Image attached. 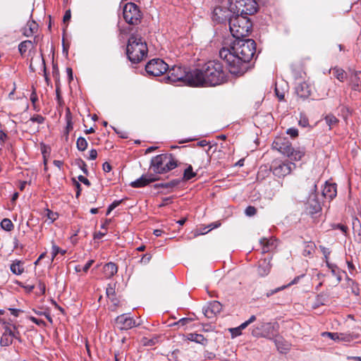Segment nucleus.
<instances>
[{
	"label": "nucleus",
	"mask_w": 361,
	"mask_h": 361,
	"mask_svg": "<svg viewBox=\"0 0 361 361\" xmlns=\"http://www.w3.org/2000/svg\"><path fill=\"white\" fill-rule=\"evenodd\" d=\"M324 119L326 124L329 126L330 128L335 126L338 122L337 118L332 114L327 115Z\"/></svg>",
	"instance_id": "obj_31"
},
{
	"label": "nucleus",
	"mask_w": 361,
	"mask_h": 361,
	"mask_svg": "<svg viewBox=\"0 0 361 361\" xmlns=\"http://www.w3.org/2000/svg\"><path fill=\"white\" fill-rule=\"evenodd\" d=\"M78 180L82 182V183H84L85 185H87V186H90V180L85 178V176H79L78 177Z\"/></svg>",
	"instance_id": "obj_51"
},
{
	"label": "nucleus",
	"mask_w": 361,
	"mask_h": 361,
	"mask_svg": "<svg viewBox=\"0 0 361 361\" xmlns=\"http://www.w3.org/2000/svg\"><path fill=\"white\" fill-rule=\"evenodd\" d=\"M32 46V43L30 40H25L22 42L18 45V49L21 54H25L28 49H30Z\"/></svg>",
	"instance_id": "obj_30"
},
{
	"label": "nucleus",
	"mask_w": 361,
	"mask_h": 361,
	"mask_svg": "<svg viewBox=\"0 0 361 361\" xmlns=\"http://www.w3.org/2000/svg\"><path fill=\"white\" fill-rule=\"evenodd\" d=\"M271 269V260L269 259H264L259 262L257 272L262 276H267Z\"/></svg>",
	"instance_id": "obj_17"
},
{
	"label": "nucleus",
	"mask_w": 361,
	"mask_h": 361,
	"mask_svg": "<svg viewBox=\"0 0 361 361\" xmlns=\"http://www.w3.org/2000/svg\"><path fill=\"white\" fill-rule=\"evenodd\" d=\"M11 272L16 275H20L24 272L23 263L20 260H15L10 266Z\"/></svg>",
	"instance_id": "obj_25"
},
{
	"label": "nucleus",
	"mask_w": 361,
	"mask_h": 361,
	"mask_svg": "<svg viewBox=\"0 0 361 361\" xmlns=\"http://www.w3.org/2000/svg\"><path fill=\"white\" fill-rule=\"evenodd\" d=\"M277 326L276 323L261 322L252 328L251 334L254 337L271 338L276 335Z\"/></svg>",
	"instance_id": "obj_8"
},
{
	"label": "nucleus",
	"mask_w": 361,
	"mask_h": 361,
	"mask_svg": "<svg viewBox=\"0 0 361 361\" xmlns=\"http://www.w3.org/2000/svg\"><path fill=\"white\" fill-rule=\"evenodd\" d=\"M322 336H326L334 341H338L339 338V333L324 332Z\"/></svg>",
	"instance_id": "obj_38"
},
{
	"label": "nucleus",
	"mask_w": 361,
	"mask_h": 361,
	"mask_svg": "<svg viewBox=\"0 0 361 361\" xmlns=\"http://www.w3.org/2000/svg\"><path fill=\"white\" fill-rule=\"evenodd\" d=\"M118 267L116 264L109 262L106 264L103 267L104 274L106 278H111L117 273Z\"/></svg>",
	"instance_id": "obj_22"
},
{
	"label": "nucleus",
	"mask_w": 361,
	"mask_h": 361,
	"mask_svg": "<svg viewBox=\"0 0 361 361\" xmlns=\"http://www.w3.org/2000/svg\"><path fill=\"white\" fill-rule=\"evenodd\" d=\"M315 245L314 243L310 242L307 243L303 250V255L305 257H310L314 252Z\"/></svg>",
	"instance_id": "obj_28"
},
{
	"label": "nucleus",
	"mask_w": 361,
	"mask_h": 361,
	"mask_svg": "<svg viewBox=\"0 0 361 361\" xmlns=\"http://www.w3.org/2000/svg\"><path fill=\"white\" fill-rule=\"evenodd\" d=\"M37 99H38V98H37V95L35 92V89L33 88L32 92L30 94V100L32 104H35L37 101Z\"/></svg>",
	"instance_id": "obj_52"
},
{
	"label": "nucleus",
	"mask_w": 361,
	"mask_h": 361,
	"mask_svg": "<svg viewBox=\"0 0 361 361\" xmlns=\"http://www.w3.org/2000/svg\"><path fill=\"white\" fill-rule=\"evenodd\" d=\"M157 180V178L153 174H145L135 181H133L130 185L133 188H142Z\"/></svg>",
	"instance_id": "obj_15"
},
{
	"label": "nucleus",
	"mask_w": 361,
	"mask_h": 361,
	"mask_svg": "<svg viewBox=\"0 0 361 361\" xmlns=\"http://www.w3.org/2000/svg\"><path fill=\"white\" fill-rule=\"evenodd\" d=\"M114 290L112 287H108L106 288V295H108V297H109L110 295H114Z\"/></svg>",
	"instance_id": "obj_60"
},
{
	"label": "nucleus",
	"mask_w": 361,
	"mask_h": 361,
	"mask_svg": "<svg viewBox=\"0 0 361 361\" xmlns=\"http://www.w3.org/2000/svg\"><path fill=\"white\" fill-rule=\"evenodd\" d=\"M335 228L341 230L343 233L346 234L348 231V227L346 226H344L343 224H336L335 226Z\"/></svg>",
	"instance_id": "obj_54"
},
{
	"label": "nucleus",
	"mask_w": 361,
	"mask_h": 361,
	"mask_svg": "<svg viewBox=\"0 0 361 361\" xmlns=\"http://www.w3.org/2000/svg\"><path fill=\"white\" fill-rule=\"evenodd\" d=\"M306 209L310 214H314L321 210V206L319 202L315 199H310L307 204Z\"/></svg>",
	"instance_id": "obj_21"
},
{
	"label": "nucleus",
	"mask_w": 361,
	"mask_h": 361,
	"mask_svg": "<svg viewBox=\"0 0 361 361\" xmlns=\"http://www.w3.org/2000/svg\"><path fill=\"white\" fill-rule=\"evenodd\" d=\"M97 152L96 149H92L90 151V156H89V159H92V160H94L97 158Z\"/></svg>",
	"instance_id": "obj_55"
},
{
	"label": "nucleus",
	"mask_w": 361,
	"mask_h": 361,
	"mask_svg": "<svg viewBox=\"0 0 361 361\" xmlns=\"http://www.w3.org/2000/svg\"><path fill=\"white\" fill-rule=\"evenodd\" d=\"M123 18L130 25H137L141 19V12L138 6L134 3H127L123 10Z\"/></svg>",
	"instance_id": "obj_9"
},
{
	"label": "nucleus",
	"mask_w": 361,
	"mask_h": 361,
	"mask_svg": "<svg viewBox=\"0 0 361 361\" xmlns=\"http://www.w3.org/2000/svg\"><path fill=\"white\" fill-rule=\"evenodd\" d=\"M233 15L232 11L228 7L216 6L212 14V19L217 23H224L226 21H230V18H233Z\"/></svg>",
	"instance_id": "obj_12"
},
{
	"label": "nucleus",
	"mask_w": 361,
	"mask_h": 361,
	"mask_svg": "<svg viewBox=\"0 0 361 361\" xmlns=\"http://www.w3.org/2000/svg\"><path fill=\"white\" fill-rule=\"evenodd\" d=\"M169 69V66L162 59H154L145 66V71L149 75L159 76Z\"/></svg>",
	"instance_id": "obj_10"
},
{
	"label": "nucleus",
	"mask_w": 361,
	"mask_h": 361,
	"mask_svg": "<svg viewBox=\"0 0 361 361\" xmlns=\"http://www.w3.org/2000/svg\"><path fill=\"white\" fill-rule=\"evenodd\" d=\"M274 149L287 156L291 161H299L305 154L300 149H295L286 138L278 137L272 143Z\"/></svg>",
	"instance_id": "obj_6"
},
{
	"label": "nucleus",
	"mask_w": 361,
	"mask_h": 361,
	"mask_svg": "<svg viewBox=\"0 0 361 361\" xmlns=\"http://www.w3.org/2000/svg\"><path fill=\"white\" fill-rule=\"evenodd\" d=\"M337 194L336 185L326 182L322 190L324 197L333 200Z\"/></svg>",
	"instance_id": "obj_18"
},
{
	"label": "nucleus",
	"mask_w": 361,
	"mask_h": 361,
	"mask_svg": "<svg viewBox=\"0 0 361 361\" xmlns=\"http://www.w3.org/2000/svg\"><path fill=\"white\" fill-rule=\"evenodd\" d=\"M147 51V44L140 35H130L126 47V54L132 63H136L141 61L146 57Z\"/></svg>",
	"instance_id": "obj_3"
},
{
	"label": "nucleus",
	"mask_w": 361,
	"mask_h": 361,
	"mask_svg": "<svg viewBox=\"0 0 361 361\" xmlns=\"http://www.w3.org/2000/svg\"><path fill=\"white\" fill-rule=\"evenodd\" d=\"M255 42L252 39H235L229 47H223L219 56L226 61L229 72L234 75H243L247 70V63L255 56Z\"/></svg>",
	"instance_id": "obj_1"
},
{
	"label": "nucleus",
	"mask_w": 361,
	"mask_h": 361,
	"mask_svg": "<svg viewBox=\"0 0 361 361\" xmlns=\"http://www.w3.org/2000/svg\"><path fill=\"white\" fill-rule=\"evenodd\" d=\"M122 200H115L109 206L106 212V215H109L111 212L116 207H117L121 203Z\"/></svg>",
	"instance_id": "obj_36"
},
{
	"label": "nucleus",
	"mask_w": 361,
	"mask_h": 361,
	"mask_svg": "<svg viewBox=\"0 0 361 361\" xmlns=\"http://www.w3.org/2000/svg\"><path fill=\"white\" fill-rule=\"evenodd\" d=\"M244 0H231L229 2V8L232 11L233 16H242V9Z\"/></svg>",
	"instance_id": "obj_19"
},
{
	"label": "nucleus",
	"mask_w": 361,
	"mask_h": 361,
	"mask_svg": "<svg viewBox=\"0 0 361 361\" xmlns=\"http://www.w3.org/2000/svg\"><path fill=\"white\" fill-rule=\"evenodd\" d=\"M245 212L247 216H252L256 214L257 209L254 207L249 206L245 209Z\"/></svg>",
	"instance_id": "obj_40"
},
{
	"label": "nucleus",
	"mask_w": 361,
	"mask_h": 361,
	"mask_svg": "<svg viewBox=\"0 0 361 361\" xmlns=\"http://www.w3.org/2000/svg\"><path fill=\"white\" fill-rule=\"evenodd\" d=\"M176 185V183L172 181V182H170V183H166V184H162V186L163 187H166V188H172V187H174Z\"/></svg>",
	"instance_id": "obj_63"
},
{
	"label": "nucleus",
	"mask_w": 361,
	"mask_h": 361,
	"mask_svg": "<svg viewBox=\"0 0 361 361\" xmlns=\"http://www.w3.org/2000/svg\"><path fill=\"white\" fill-rule=\"evenodd\" d=\"M71 11L70 10L66 11L65 13V15L63 16V22L66 23V22L68 21L71 19Z\"/></svg>",
	"instance_id": "obj_58"
},
{
	"label": "nucleus",
	"mask_w": 361,
	"mask_h": 361,
	"mask_svg": "<svg viewBox=\"0 0 361 361\" xmlns=\"http://www.w3.org/2000/svg\"><path fill=\"white\" fill-rule=\"evenodd\" d=\"M295 283V281H292L291 283L287 284V285H284V286H281L280 287H278L276 288H274V289H272V290H270L269 291H267L266 293V296L267 298H269L271 297V295H273L274 294L281 291V290H284L285 288H286L287 287L290 286V285L293 284Z\"/></svg>",
	"instance_id": "obj_32"
},
{
	"label": "nucleus",
	"mask_w": 361,
	"mask_h": 361,
	"mask_svg": "<svg viewBox=\"0 0 361 361\" xmlns=\"http://www.w3.org/2000/svg\"><path fill=\"white\" fill-rule=\"evenodd\" d=\"M287 134L292 137H295L298 135V130L296 128H288L286 131Z\"/></svg>",
	"instance_id": "obj_45"
},
{
	"label": "nucleus",
	"mask_w": 361,
	"mask_h": 361,
	"mask_svg": "<svg viewBox=\"0 0 361 361\" xmlns=\"http://www.w3.org/2000/svg\"><path fill=\"white\" fill-rule=\"evenodd\" d=\"M1 228L6 231H10L13 228V224L9 219H4L1 222Z\"/></svg>",
	"instance_id": "obj_33"
},
{
	"label": "nucleus",
	"mask_w": 361,
	"mask_h": 361,
	"mask_svg": "<svg viewBox=\"0 0 361 361\" xmlns=\"http://www.w3.org/2000/svg\"><path fill=\"white\" fill-rule=\"evenodd\" d=\"M30 121H32V122H36L37 123H42L44 121V118L43 116H42L40 115H36V116H32L30 118Z\"/></svg>",
	"instance_id": "obj_48"
},
{
	"label": "nucleus",
	"mask_w": 361,
	"mask_h": 361,
	"mask_svg": "<svg viewBox=\"0 0 361 361\" xmlns=\"http://www.w3.org/2000/svg\"><path fill=\"white\" fill-rule=\"evenodd\" d=\"M242 16L253 15L257 12V4L255 0H244Z\"/></svg>",
	"instance_id": "obj_16"
},
{
	"label": "nucleus",
	"mask_w": 361,
	"mask_h": 361,
	"mask_svg": "<svg viewBox=\"0 0 361 361\" xmlns=\"http://www.w3.org/2000/svg\"><path fill=\"white\" fill-rule=\"evenodd\" d=\"M222 310L221 304L216 300L209 302L203 308V312L205 317L209 319L214 318L216 314H219Z\"/></svg>",
	"instance_id": "obj_13"
},
{
	"label": "nucleus",
	"mask_w": 361,
	"mask_h": 361,
	"mask_svg": "<svg viewBox=\"0 0 361 361\" xmlns=\"http://www.w3.org/2000/svg\"><path fill=\"white\" fill-rule=\"evenodd\" d=\"M93 263H94V260L93 259L89 260L85 264V265L82 267V271H85V272H87L88 271V269L90 268V267L92 265Z\"/></svg>",
	"instance_id": "obj_53"
},
{
	"label": "nucleus",
	"mask_w": 361,
	"mask_h": 361,
	"mask_svg": "<svg viewBox=\"0 0 361 361\" xmlns=\"http://www.w3.org/2000/svg\"><path fill=\"white\" fill-rule=\"evenodd\" d=\"M255 321H256V317L255 315H252L247 321L241 324V328H246Z\"/></svg>",
	"instance_id": "obj_41"
},
{
	"label": "nucleus",
	"mask_w": 361,
	"mask_h": 361,
	"mask_svg": "<svg viewBox=\"0 0 361 361\" xmlns=\"http://www.w3.org/2000/svg\"><path fill=\"white\" fill-rule=\"evenodd\" d=\"M275 343H276V345L278 350L281 353H286L289 349L288 345H284V346L283 345L281 346V341L279 340H276Z\"/></svg>",
	"instance_id": "obj_37"
},
{
	"label": "nucleus",
	"mask_w": 361,
	"mask_h": 361,
	"mask_svg": "<svg viewBox=\"0 0 361 361\" xmlns=\"http://www.w3.org/2000/svg\"><path fill=\"white\" fill-rule=\"evenodd\" d=\"M352 339V337L349 334H345L343 333H339V338L338 341L349 342Z\"/></svg>",
	"instance_id": "obj_43"
},
{
	"label": "nucleus",
	"mask_w": 361,
	"mask_h": 361,
	"mask_svg": "<svg viewBox=\"0 0 361 361\" xmlns=\"http://www.w3.org/2000/svg\"><path fill=\"white\" fill-rule=\"evenodd\" d=\"M38 28V25L34 20L28 21L26 25L24 27L23 30V33L26 37H30L33 35L37 31Z\"/></svg>",
	"instance_id": "obj_20"
},
{
	"label": "nucleus",
	"mask_w": 361,
	"mask_h": 361,
	"mask_svg": "<svg viewBox=\"0 0 361 361\" xmlns=\"http://www.w3.org/2000/svg\"><path fill=\"white\" fill-rule=\"evenodd\" d=\"M293 167H295V164L293 163L275 160L271 164V169L274 176L283 178L290 174Z\"/></svg>",
	"instance_id": "obj_11"
},
{
	"label": "nucleus",
	"mask_w": 361,
	"mask_h": 361,
	"mask_svg": "<svg viewBox=\"0 0 361 361\" xmlns=\"http://www.w3.org/2000/svg\"><path fill=\"white\" fill-rule=\"evenodd\" d=\"M193 87H213L226 81V73L219 61H211L200 68L192 70Z\"/></svg>",
	"instance_id": "obj_2"
},
{
	"label": "nucleus",
	"mask_w": 361,
	"mask_h": 361,
	"mask_svg": "<svg viewBox=\"0 0 361 361\" xmlns=\"http://www.w3.org/2000/svg\"><path fill=\"white\" fill-rule=\"evenodd\" d=\"M177 166V161L171 154H162L151 160V168L156 173H165Z\"/></svg>",
	"instance_id": "obj_5"
},
{
	"label": "nucleus",
	"mask_w": 361,
	"mask_h": 361,
	"mask_svg": "<svg viewBox=\"0 0 361 361\" xmlns=\"http://www.w3.org/2000/svg\"><path fill=\"white\" fill-rule=\"evenodd\" d=\"M54 164L58 167L59 169H61L62 166H63V162L60 160H54Z\"/></svg>",
	"instance_id": "obj_62"
},
{
	"label": "nucleus",
	"mask_w": 361,
	"mask_h": 361,
	"mask_svg": "<svg viewBox=\"0 0 361 361\" xmlns=\"http://www.w3.org/2000/svg\"><path fill=\"white\" fill-rule=\"evenodd\" d=\"M228 23L231 33L235 39L247 37L252 27L250 20L245 16H233Z\"/></svg>",
	"instance_id": "obj_4"
},
{
	"label": "nucleus",
	"mask_w": 361,
	"mask_h": 361,
	"mask_svg": "<svg viewBox=\"0 0 361 361\" xmlns=\"http://www.w3.org/2000/svg\"><path fill=\"white\" fill-rule=\"evenodd\" d=\"M197 173L193 171L192 166L189 165L184 171L183 179L185 180H189L192 178L195 177Z\"/></svg>",
	"instance_id": "obj_29"
},
{
	"label": "nucleus",
	"mask_w": 361,
	"mask_h": 361,
	"mask_svg": "<svg viewBox=\"0 0 361 361\" xmlns=\"http://www.w3.org/2000/svg\"><path fill=\"white\" fill-rule=\"evenodd\" d=\"M332 74L341 82H343L346 78L345 71L342 68L338 67H335L332 69Z\"/></svg>",
	"instance_id": "obj_27"
},
{
	"label": "nucleus",
	"mask_w": 361,
	"mask_h": 361,
	"mask_svg": "<svg viewBox=\"0 0 361 361\" xmlns=\"http://www.w3.org/2000/svg\"><path fill=\"white\" fill-rule=\"evenodd\" d=\"M9 311L11 312V314H13L15 317H18V313L20 312V310L14 309V308H10Z\"/></svg>",
	"instance_id": "obj_59"
},
{
	"label": "nucleus",
	"mask_w": 361,
	"mask_h": 361,
	"mask_svg": "<svg viewBox=\"0 0 361 361\" xmlns=\"http://www.w3.org/2000/svg\"><path fill=\"white\" fill-rule=\"evenodd\" d=\"M167 77L164 78L166 82L175 83L181 82L182 83L193 87L192 78L190 77L192 70L187 71L185 68L178 66H173L171 68L168 69Z\"/></svg>",
	"instance_id": "obj_7"
},
{
	"label": "nucleus",
	"mask_w": 361,
	"mask_h": 361,
	"mask_svg": "<svg viewBox=\"0 0 361 361\" xmlns=\"http://www.w3.org/2000/svg\"><path fill=\"white\" fill-rule=\"evenodd\" d=\"M51 250L52 258L54 259L61 252V250L60 248L54 244L52 245Z\"/></svg>",
	"instance_id": "obj_49"
},
{
	"label": "nucleus",
	"mask_w": 361,
	"mask_h": 361,
	"mask_svg": "<svg viewBox=\"0 0 361 361\" xmlns=\"http://www.w3.org/2000/svg\"><path fill=\"white\" fill-rule=\"evenodd\" d=\"M308 120L305 118H300L299 121V125L302 127H306L307 126H308Z\"/></svg>",
	"instance_id": "obj_57"
},
{
	"label": "nucleus",
	"mask_w": 361,
	"mask_h": 361,
	"mask_svg": "<svg viewBox=\"0 0 361 361\" xmlns=\"http://www.w3.org/2000/svg\"><path fill=\"white\" fill-rule=\"evenodd\" d=\"M116 324L121 330H128L136 325L135 321L126 314H121L116 319Z\"/></svg>",
	"instance_id": "obj_14"
},
{
	"label": "nucleus",
	"mask_w": 361,
	"mask_h": 361,
	"mask_svg": "<svg viewBox=\"0 0 361 361\" xmlns=\"http://www.w3.org/2000/svg\"><path fill=\"white\" fill-rule=\"evenodd\" d=\"M56 99H57L59 104H61V95H60V90H59V87L56 88Z\"/></svg>",
	"instance_id": "obj_61"
},
{
	"label": "nucleus",
	"mask_w": 361,
	"mask_h": 361,
	"mask_svg": "<svg viewBox=\"0 0 361 361\" xmlns=\"http://www.w3.org/2000/svg\"><path fill=\"white\" fill-rule=\"evenodd\" d=\"M76 145L78 150L85 151L87 147V142L84 137H80L77 140Z\"/></svg>",
	"instance_id": "obj_34"
},
{
	"label": "nucleus",
	"mask_w": 361,
	"mask_h": 361,
	"mask_svg": "<svg viewBox=\"0 0 361 361\" xmlns=\"http://www.w3.org/2000/svg\"><path fill=\"white\" fill-rule=\"evenodd\" d=\"M320 249L324 256L325 259H327L331 253L330 250L328 248H326L325 247L323 246H320Z\"/></svg>",
	"instance_id": "obj_50"
},
{
	"label": "nucleus",
	"mask_w": 361,
	"mask_h": 361,
	"mask_svg": "<svg viewBox=\"0 0 361 361\" xmlns=\"http://www.w3.org/2000/svg\"><path fill=\"white\" fill-rule=\"evenodd\" d=\"M245 329V328H241V324H240L239 326H238L236 328L231 329L230 331H231L233 337H236V336H240L241 334V331Z\"/></svg>",
	"instance_id": "obj_35"
},
{
	"label": "nucleus",
	"mask_w": 361,
	"mask_h": 361,
	"mask_svg": "<svg viewBox=\"0 0 361 361\" xmlns=\"http://www.w3.org/2000/svg\"><path fill=\"white\" fill-rule=\"evenodd\" d=\"M102 166L103 170L106 173L109 172L111 170V166L108 162H104Z\"/></svg>",
	"instance_id": "obj_56"
},
{
	"label": "nucleus",
	"mask_w": 361,
	"mask_h": 361,
	"mask_svg": "<svg viewBox=\"0 0 361 361\" xmlns=\"http://www.w3.org/2000/svg\"><path fill=\"white\" fill-rule=\"evenodd\" d=\"M47 218L51 220V223L54 222L58 217V214L52 211L47 209Z\"/></svg>",
	"instance_id": "obj_42"
},
{
	"label": "nucleus",
	"mask_w": 361,
	"mask_h": 361,
	"mask_svg": "<svg viewBox=\"0 0 361 361\" xmlns=\"http://www.w3.org/2000/svg\"><path fill=\"white\" fill-rule=\"evenodd\" d=\"M191 322L190 318H182L179 319L175 324L184 326Z\"/></svg>",
	"instance_id": "obj_44"
},
{
	"label": "nucleus",
	"mask_w": 361,
	"mask_h": 361,
	"mask_svg": "<svg viewBox=\"0 0 361 361\" xmlns=\"http://www.w3.org/2000/svg\"><path fill=\"white\" fill-rule=\"evenodd\" d=\"M352 292L355 295H360V289H359V288L357 286L355 287H353L352 288Z\"/></svg>",
	"instance_id": "obj_64"
},
{
	"label": "nucleus",
	"mask_w": 361,
	"mask_h": 361,
	"mask_svg": "<svg viewBox=\"0 0 361 361\" xmlns=\"http://www.w3.org/2000/svg\"><path fill=\"white\" fill-rule=\"evenodd\" d=\"M188 338L191 341H194L202 345L207 343V339L202 334H190L188 336Z\"/></svg>",
	"instance_id": "obj_26"
},
{
	"label": "nucleus",
	"mask_w": 361,
	"mask_h": 361,
	"mask_svg": "<svg viewBox=\"0 0 361 361\" xmlns=\"http://www.w3.org/2000/svg\"><path fill=\"white\" fill-rule=\"evenodd\" d=\"M269 240H267L266 238H263L260 240V243L264 245L263 247V252H266L269 251Z\"/></svg>",
	"instance_id": "obj_47"
},
{
	"label": "nucleus",
	"mask_w": 361,
	"mask_h": 361,
	"mask_svg": "<svg viewBox=\"0 0 361 361\" xmlns=\"http://www.w3.org/2000/svg\"><path fill=\"white\" fill-rule=\"evenodd\" d=\"M296 92L300 97H307L310 94V88L306 82H302L296 87Z\"/></svg>",
	"instance_id": "obj_24"
},
{
	"label": "nucleus",
	"mask_w": 361,
	"mask_h": 361,
	"mask_svg": "<svg viewBox=\"0 0 361 361\" xmlns=\"http://www.w3.org/2000/svg\"><path fill=\"white\" fill-rule=\"evenodd\" d=\"M152 259V255L150 254H145V255H143L141 259H140V262L142 264H147L150 262Z\"/></svg>",
	"instance_id": "obj_46"
},
{
	"label": "nucleus",
	"mask_w": 361,
	"mask_h": 361,
	"mask_svg": "<svg viewBox=\"0 0 361 361\" xmlns=\"http://www.w3.org/2000/svg\"><path fill=\"white\" fill-rule=\"evenodd\" d=\"M77 164L85 174H87V165L84 161H82V159H78L77 161Z\"/></svg>",
	"instance_id": "obj_39"
},
{
	"label": "nucleus",
	"mask_w": 361,
	"mask_h": 361,
	"mask_svg": "<svg viewBox=\"0 0 361 361\" xmlns=\"http://www.w3.org/2000/svg\"><path fill=\"white\" fill-rule=\"evenodd\" d=\"M14 334L10 330L6 329L1 338L0 344L1 346H8L13 342Z\"/></svg>",
	"instance_id": "obj_23"
}]
</instances>
